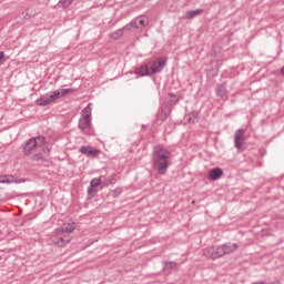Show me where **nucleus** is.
Masks as SVG:
<instances>
[{
    "label": "nucleus",
    "instance_id": "f257e3e1",
    "mask_svg": "<svg viewBox=\"0 0 284 284\" xmlns=\"http://www.w3.org/2000/svg\"><path fill=\"white\" fill-rule=\"evenodd\" d=\"M44 143H45V138H43V136H39L36 139L29 140L24 146L26 156H30V152H32V150H36V152H39V150H42L41 153L33 155L32 160L33 161H45V154H48V152H50V150H43Z\"/></svg>",
    "mask_w": 284,
    "mask_h": 284
},
{
    "label": "nucleus",
    "instance_id": "f03ea898",
    "mask_svg": "<svg viewBox=\"0 0 284 284\" xmlns=\"http://www.w3.org/2000/svg\"><path fill=\"white\" fill-rule=\"evenodd\" d=\"M74 92V89H58L54 91H50L44 95H41L37 101V105H50L51 103H54V101H58V99H63V97H68V94H72Z\"/></svg>",
    "mask_w": 284,
    "mask_h": 284
},
{
    "label": "nucleus",
    "instance_id": "7ed1b4c3",
    "mask_svg": "<svg viewBox=\"0 0 284 284\" xmlns=\"http://www.w3.org/2000/svg\"><path fill=\"white\" fill-rule=\"evenodd\" d=\"M170 161V151L165 149H156L153 154V165L156 168L159 174H165L168 172V165Z\"/></svg>",
    "mask_w": 284,
    "mask_h": 284
},
{
    "label": "nucleus",
    "instance_id": "20e7f679",
    "mask_svg": "<svg viewBox=\"0 0 284 284\" xmlns=\"http://www.w3.org/2000/svg\"><path fill=\"white\" fill-rule=\"evenodd\" d=\"M92 123V106L88 104L81 113V119L79 121L80 130H88Z\"/></svg>",
    "mask_w": 284,
    "mask_h": 284
},
{
    "label": "nucleus",
    "instance_id": "39448f33",
    "mask_svg": "<svg viewBox=\"0 0 284 284\" xmlns=\"http://www.w3.org/2000/svg\"><path fill=\"white\" fill-rule=\"evenodd\" d=\"M203 256L206 258H211L212 261H216V258H222L223 255V247L221 246H209L203 250Z\"/></svg>",
    "mask_w": 284,
    "mask_h": 284
},
{
    "label": "nucleus",
    "instance_id": "423d86ee",
    "mask_svg": "<svg viewBox=\"0 0 284 284\" xmlns=\"http://www.w3.org/2000/svg\"><path fill=\"white\" fill-rule=\"evenodd\" d=\"M70 235L59 233V230H55V235L53 237V245H55V247H65L68 244H70Z\"/></svg>",
    "mask_w": 284,
    "mask_h": 284
},
{
    "label": "nucleus",
    "instance_id": "0eeeda50",
    "mask_svg": "<svg viewBox=\"0 0 284 284\" xmlns=\"http://www.w3.org/2000/svg\"><path fill=\"white\" fill-rule=\"evenodd\" d=\"M150 22V20L148 19V17L145 16H140L138 18H135L134 20H132L125 28L124 30H130V28H145V26H148V23Z\"/></svg>",
    "mask_w": 284,
    "mask_h": 284
},
{
    "label": "nucleus",
    "instance_id": "6e6552de",
    "mask_svg": "<svg viewBox=\"0 0 284 284\" xmlns=\"http://www.w3.org/2000/svg\"><path fill=\"white\" fill-rule=\"evenodd\" d=\"M165 63H168V58H159L149 68L150 73L156 74L158 72H161V70H163V68H165Z\"/></svg>",
    "mask_w": 284,
    "mask_h": 284
},
{
    "label": "nucleus",
    "instance_id": "1a4fd4ad",
    "mask_svg": "<svg viewBox=\"0 0 284 284\" xmlns=\"http://www.w3.org/2000/svg\"><path fill=\"white\" fill-rule=\"evenodd\" d=\"M244 141H245V131H243L241 129L235 131L234 143H235V148L237 150H241V148H243Z\"/></svg>",
    "mask_w": 284,
    "mask_h": 284
},
{
    "label": "nucleus",
    "instance_id": "9d476101",
    "mask_svg": "<svg viewBox=\"0 0 284 284\" xmlns=\"http://www.w3.org/2000/svg\"><path fill=\"white\" fill-rule=\"evenodd\" d=\"M57 230L59 234H67L68 236H70L69 234H72V232L77 230V225L74 224V222H69V223H64L63 226Z\"/></svg>",
    "mask_w": 284,
    "mask_h": 284
},
{
    "label": "nucleus",
    "instance_id": "9b49d317",
    "mask_svg": "<svg viewBox=\"0 0 284 284\" xmlns=\"http://www.w3.org/2000/svg\"><path fill=\"white\" fill-rule=\"evenodd\" d=\"M81 154H85L87 156H99L101 151L92 148V146H82L80 149Z\"/></svg>",
    "mask_w": 284,
    "mask_h": 284
},
{
    "label": "nucleus",
    "instance_id": "f8f14e48",
    "mask_svg": "<svg viewBox=\"0 0 284 284\" xmlns=\"http://www.w3.org/2000/svg\"><path fill=\"white\" fill-rule=\"evenodd\" d=\"M221 176H223V170L221 168H215L209 172L207 179L210 181H219Z\"/></svg>",
    "mask_w": 284,
    "mask_h": 284
},
{
    "label": "nucleus",
    "instance_id": "ddd939ff",
    "mask_svg": "<svg viewBox=\"0 0 284 284\" xmlns=\"http://www.w3.org/2000/svg\"><path fill=\"white\" fill-rule=\"evenodd\" d=\"M237 250L239 244L236 243H226L222 245L223 256H225V254H232V252H236Z\"/></svg>",
    "mask_w": 284,
    "mask_h": 284
},
{
    "label": "nucleus",
    "instance_id": "4468645a",
    "mask_svg": "<svg viewBox=\"0 0 284 284\" xmlns=\"http://www.w3.org/2000/svg\"><path fill=\"white\" fill-rule=\"evenodd\" d=\"M135 74H139V77H150L152 73L150 72V68L148 67H141L135 70Z\"/></svg>",
    "mask_w": 284,
    "mask_h": 284
},
{
    "label": "nucleus",
    "instance_id": "2eb2a0df",
    "mask_svg": "<svg viewBox=\"0 0 284 284\" xmlns=\"http://www.w3.org/2000/svg\"><path fill=\"white\" fill-rule=\"evenodd\" d=\"M91 189L88 190L89 194H92V192H94V187H99V185H101V178H95L93 180H91Z\"/></svg>",
    "mask_w": 284,
    "mask_h": 284
},
{
    "label": "nucleus",
    "instance_id": "dca6fc26",
    "mask_svg": "<svg viewBox=\"0 0 284 284\" xmlns=\"http://www.w3.org/2000/svg\"><path fill=\"white\" fill-rule=\"evenodd\" d=\"M14 181H12V179H10V176L8 175H1L0 176V184H7L10 185V183H13Z\"/></svg>",
    "mask_w": 284,
    "mask_h": 284
},
{
    "label": "nucleus",
    "instance_id": "f3484780",
    "mask_svg": "<svg viewBox=\"0 0 284 284\" xmlns=\"http://www.w3.org/2000/svg\"><path fill=\"white\" fill-rule=\"evenodd\" d=\"M202 10L190 11L186 13V19H194V17L201 14Z\"/></svg>",
    "mask_w": 284,
    "mask_h": 284
},
{
    "label": "nucleus",
    "instance_id": "a211bd4d",
    "mask_svg": "<svg viewBox=\"0 0 284 284\" xmlns=\"http://www.w3.org/2000/svg\"><path fill=\"white\" fill-rule=\"evenodd\" d=\"M166 270H176V267H179V264H176L175 262H168L165 264Z\"/></svg>",
    "mask_w": 284,
    "mask_h": 284
},
{
    "label": "nucleus",
    "instance_id": "6ab92c4d",
    "mask_svg": "<svg viewBox=\"0 0 284 284\" xmlns=\"http://www.w3.org/2000/svg\"><path fill=\"white\" fill-rule=\"evenodd\" d=\"M74 0H60V4L62 6V8H69V6H72V2Z\"/></svg>",
    "mask_w": 284,
    "mask_h": 284
},
{
    "label": "nucleus",
    "instance_id": "aec40b11",
    "mask_svg": "<svg viewBox=\"0 0 284 284\" xmlns=\"http://www.w3.org/2000/svg\"><path fill=\"white\" fill-rule=\"evenodd\" d=\"M120 37H123V29H120V30L115 31L114 33H112L113 39H119Z\"/></svg>",
    "mask_w": 284,
    "mask_h": 284
},
{
    "label": "nucleus",
    "instance_id": "412c9836",
    "mask_svg": "<svg viewBox=\"0 0 284 284\" xmlns=\"http://www.w3.org/2000/svg\"><path fill=\"white\" fill-rule=\"evenodd\" d=\"M6 57V53H3V51H0V65H1V62L3 61Z\"/></svg>",
    "mask_w": 284,
    "mask_h": 284
},
{
    "label": "nucleus",
    "instance_id": "4be33fe9",
    "mask_svg": "<svg viewBox=\"0 0 284 284\" xmlns=\"http://www.w3.org/2000/svg\"><path fill=\"white\" fill-rule=\"evenodd\" d=\"M281 74L284 77V67L281 69Z\"/></svg>",
    "mask_w": 284,
    "mask_h": 284
}]
</instances>
